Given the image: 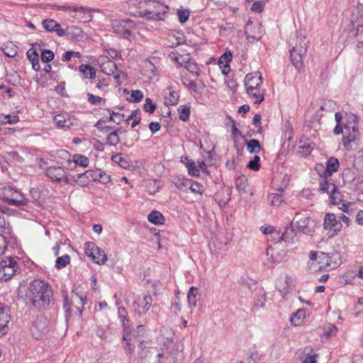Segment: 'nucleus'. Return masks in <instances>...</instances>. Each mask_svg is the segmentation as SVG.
I'll use <instances>...</instances> for the list:
<instances>
[{
	"label": "nucleus",
	"instance_id": "nucleus-1",
	"mask_svg": "<svg viewBox=\"0 0 363 363\" xmlns=\"http://www.w3.org/2000/svg\"><path fill=\"white\" fill-rule=\"evenodd\" d=\"M335 120L336 125L333 129V133L335 135L343 134L342 144L345 148L349 149L351 143L354 142L359 137L357 117L353 113H347L342 123V114L340 112H336Z\"/></svg>",
	"mask_w": 363,
	"mask_h": 363
},
{
	"label": "nucleus",
	"instance_id": "nucleus-2",
	"mask_svg": "<svg viewBox=\"0 0 363 363\" xmlns=\"http://www.w3.org/2000/svg\"><path fill=\"white\" fill-rule=\"evenodd\" d=\"M52 289L47 282L39 279L30 282L27 298L37 310L40 311L48 308L52 301Z\"/></svg>",
	"mask_w": 363,
	"mask_h": 363
},
{
	"label": "nucleus",
	"instance_id": "nucleus-3",
	"mask_svg": "<svg viewBox=\"0 0 363 363\" xmlns=\"http://www.w3.org/2000/svg\"><path fill=\"white\" fill-rule=\"evenodd\" d=\"M145 3L147 9L144 11V16L155 20H164L169 11L167 5L155 0H147Z\"/></svg>",
	"mask_w": 363,
	"mask_h": 363
},
{
	"label": "nucleus",
	"instance_id": "nucleus-4",
	"mask_svg": "<svg viewBox=\"0 0 363 363\" xmlns=\"http://www.w3.org/2000/svg\"><path fill=\"white\" fill-rule=\"evenodd\" d=\"M299 45H296L290 50L291 62L297 70H301L303 67V56L306 52L307 47L306 37L298 38Z\"/></svg>",
	"mask_w": 363,
	"mask_h": 363
},
{
	"label": "nucleus",
	"instance_id": "nucleus-5",
	"mask_svg": "<svg viewBox=\"0 0 363 363\" xmlns=\"http://www.w3.org/2000/svg\"><path fill=\"white\" fill-rule=\"evenodd\" d=\"M3 197L9 204L16 206H26L28 201L19 191L15 190L11 186L4 188Z\"/></svg>",
	"mask_w": 363,
	"mask_h": 363
},
{
	"label": "nucleus",
	"instance_id": "nucleus-6",
	"mask_svg": "<svg viewBox=\"0 0 363 363\" xmlns=\"http://www.w3.org/2000/svg\"><path fill=\"white\" fill-rule=\"evenodd\" d=\"M85 254L98 264H104L107 261V256L104 251L94 242L85 243Z\"/></svg>",
	"mask_w": 363,
	"mask_h": 363
},
{
	"label": "nucleus",
	"instance_id": "nucleus-7",
	"mask_svg": "<svg viewBox=\"0 0 363 363\" xmlns=\"http://www.w3.org/2000/svg\"><path fill=\"white\" fill-rule=\"evenodd\" d=\"M9 226H6L0 230V256L3 255L8 247L14 248L16 243V238L12 235Z\"/></svg>",
	"mask_w": 363,
	"mask_h": 363
},
{
	"label": "nucleus",
	"instance_id": "nucleus-8",
	"mask_svg": "<svg viewBox=\"0 0 363 363\" xmlns=\"http://www.w3.org/2000/svg\"><path fill=\"white\" fill-rule=\"evenodd\" d=\"M18 269L16 262L11 257L0 262V279L7 281L16 273Z\"/></svg>",
	"mask_w": 363,
	"mask_h": 363
},
{
	"label": "nucleus",
	"instance_id": "nucleus-9",
	"mask_svg": "<svg viewBox=\"0 0 363 363\" xmlns=\"http://www.w3.org/2000/svg\"><path fill=\"white\" fill-rule=\"evenodd\" d=\"M296 227L302 233L312 235L315 231V221L309 216L302 217L299 213L296 214Z\"/></svg>",
	"mask_w": 363,
	"mask_h": 363
},
{
	"label": "nucleus",
	"instance_id": "nucleus-10",
	"mask_svg": "<svg viewBox=\"0 0 363 363\" xmlns=\"http://www.w3.org/2000/svg\"><path fill=\"white\" fill-rule=\"evenodd\" d=\"M113 28L116 33L121 35L124 38H128L133 30L135 28V23L129 19L115 21L113 23Z\"/></svg>",
	"mask_w": 363,
	"mask_h": 363
},
{
	"label": "nucleus",
	"instance_id": "nucleus-11",
	"mask_svg": "<svg viewBox=\"0 0 363 363\" xmlns=\"http://www.w3.org/2000/svg\"><path fill=\"white\" fill-rule=\"evenodd\" d=\"M50 321L48 318L44 315L38 316L33 322L31 328L33 336L35 339H39L42 334L48 332Z\"/></svg>",
	"mask_w": 363,
	"mask_h": 363
},
{
	"label": "nucleus",
	"instance_id": "nucleus-12",
	"mask_svg": "<svg viewBox=\"0 0 363 363\" xmlns=\"http://www.w3.org/2000/svg\"><path fill=\"white\" fill-rule=\"evenodd\" d=\"M342 227V223L337 219V216L334 213H328L325 215L323 228L332 232L333 235H337L341 230Z\"/></svg>",
	"mask_w": 363,
	"mask_h": 363
},
{
	"label": "nucleus",
	"instance_id": "nucleus-13",
	"mask_svg": "<svg viewBox=\"0 0 363 363\" xmlns=\"http://www.w3.org/2000/svg\"><path fill=\"white\" fill-rule=\"evenodd\" d=\"M47 176L52 180L57 182H65L66 184H69L70 180L67 176L66 170L62 167L51 166L46 169Z\"/></svg>",
	"mask_w": 363,
	"mask_h": 363
},
{
	"label": "nucleus",
	"instance_id": "nucleus-14",
	"mask_svg": "<svg viewBox=\"0 0 363 363\" xmlns=\"http://www.w3.org/2000/svg\"><path fill=\"white\" fill-rule=\"evenodd\" d=\"M262 84V77L259 72L249 73L245 77L247 92L252 93V91L258 90Z\"/></svg>",
	"mask_w": 363,
	"mask_h": 363
},
{
	"label": "nucleus",
	"instance_id": "nucleus-15",
	"mask_svg": "<svg viewBox=\"0 0 363 363\" xmlns=\"http://www.w3.org/2000/svg\"><path fill=\"white\" fill-rule=\"evenodd\" d=\"M162 357V354L158 353L156 347H144L139 352V357L142 363H157V358Z\"/></svg>",
	"mask_w": 363,
	"mask_h": 363
},
{
	"label": "nucleus",
	"instance_id": "nucleus-16",
	"mask_svg": "<svg viewBox=\"0 0 363 363\" xmlns=\"http://www.w3.org/2000/svg\"><path fill=\"white\" fill-rule=\"evenodd\" d=\"M97 171L96 169H89L83 173H79L77 175V177H72L73 181L75 182L78 185L84 186L89 184L91 182L96 181Z\"/></svg>",
	"mask_w": 363,
	"mask_h": 363
},
{
	"label": "nucleus",
	"instance_id": "nucleus-17",
	"mask_svg": "<svg viewBox=\"0 0 363 363\" xmlns=\"http://www.w3.org/2000/svg\"><path fill=\"white\" fill-rule=\"evenodd\" d=\"M62 154L66 155L69 157V158L67 160V162L68 167L70 168L71 169L75 168L77 165L82 167H87L89 166V159L83 155L74 154L72 156V160H71V155L67 152L63 151Z\"/></svg>",
	"mask_w": 363,
	"mask_h": 363
},
{
	"label": "nucleus",
	"instance_id": "nucleus-18",
	"mask_svg": "<svg viewBox=\"0 0 363 363\" xmlns=\"http://www.w3.org/2000/svg\"><path fill=\"white\" fill-rule=\"evenodd\" d=\"M10 320L11 315L9 307L0 304V336L7 333Z\"/></svg>",
	"mask_w": 363,
	"mask_h": 363
},
{
	"label": "nucleus",
	"instance_id": "nucleus-19",
	"mask_svg": "<svg viewBox=\"0 0 363 363\" xmlns=\"http://www.w3.org/2000/svg\"><path fill=\"white\" fill-rule=\"evenodd\" d=\"M152 303V298L151 296L145 295L142 298H139L134 301V310L140 315L145 314L150 308Z\"/></svg>",
	"mask_w": 363,
	"mask_h": 363
},
{
	"label": "nucleus",
	"instance_id": "nucleus-20",
	"mask_svg": "<svg viewBox=\"0 0 363 363\" xmlns=\"http://www.w3.org/2000/svg\"><path fill=\"white\" fill-rule=\"evenodd\" d=\"M318 257L323 262H325L328 266H330L332 268H336L342 262L341 255L337 252H335L331 254L320 252Z\"/></svg>",
	"mask_w": 363,
	"mask_h": 363
},
{
	"label": "nucleus",
	"instance_id": "nucleus-21",
	"mask_svg": "<svg viewBox=\"0 0 363 363\" xmlns=\"http://www.w3.org/2000/svg\"><path fill=\"white\" fill-rule=\"evenodd\" d=\"M69 10L75 13L74 18L82 22H89L92 19L91 11L87 7L70 6Z\"/></svg>",
	"mask_w": 363,
	"mask_h": 363
},
{
	"label": "nucleus",
	"instance_id": "nucleus-22",
	"mask_svg": "<svg viewBox=\"0 0 363 363\" xmlns=\"http://www.w3.org/2000/svg\"><path fill=\"white\" fill-rule=\"evenodd\" d=\"M42 26L49 33H56L59 37L64 36L63 29L60 23L52 18H46L43 21Z\"/></svg>",
	"mask_w": 363,
	"mask_h": 363
},
{
	"label": "nucleus",
	"instance_id": "nucleus-23",
	"mask_svg": "<svg viewBox=\"0 0 363 363\" xmlns=\"http://www.w3.org/2000/svg\"><path fill=\"white\" fill-rule=\"evenodd\" d=\"M164 100L166 104L168 105H176L177 104L179 99V94L172 89V87H167L164 92Z\"/></svg>",
	"mask_w": 363,
	"mask_h": 363
},
{
	"label": "nucleus",
	"instance_id": "nucleus-24",
	"mask_svg": "<svg viewBox=\"0 0 363 363\" xmlns=\"http://www.w3.org/2000/svg\"><path fill=\"white\" fill-rule=\"evenodd\" d=\"M64 36H67L73 40H79L83 38V32L77 26H69L63 29Z\"/></svg>",
	"mask_w": 363,
	"mask_h": 363
},
{
	"label": "nucleus",
	"instance_id": "nucleus-25",
	"mask_svg": "<svg viewBox=\"0 0 363 363\" xmlns=\"http://www.w3.org/2000/svg\"><path fill=\"white\" fill-rule=\"evenodd\" d=\"M339 167L338 160L334 157H330L325 163V171L328 177H331L335 172H337Z\"/></svg>",
	"mask_w": 363,
	"mask_h": 363
},
{
	"label": "nucleus",
	"instance_id": "nucleus-26",
	"mask_svg": "<svg viewBox=\"0 0 363 363\" xmlns=\"http://www.w3.org/2000/svg\"><path fill=\"white\" fill-rule=\"evenodd\" d=\"M329 177L321 178L320 181L319 189L323 193L330 194V191L337 190V186L335 184L330 182Z\"/></svg>",
	"mask_w": 363,
	"mask_h": 363
},
{
	"label": "nucleus",
	"instance_id": "nucleus-27",
	"mask_svg": "<svg viewBox=\"0 0 363 363\" xmlns=\"http://www.w3.org/2000/svg\"><path fill=\"white\" fill-rule=\"evenodd\" d=\"M102 71L106 75H113L115 78H118L119 77L117 65L111 60H108L106 63H104Z\"/></svg>",
	"mask_w": 363,
	"mask_h": 363
},
{
	"label": "nucleus",
	"instance_id": "nucleus-28",
	"mask_svg": "<svg viewBox=\"0 0 363 363\" xmlns=\"http://www.w3.org/2000/svg\"><path fill=\"white\" fill-rule=\"evenodd\" d=\"M118 315L119 319L121 320L122 325L124 328L125 332L129 333L131 330L129 325H128V323L129 322V320L128 319V313L123 306L118 307Z\"/></svg>",
	"mask_w": 363,
	"mask_h": 363
},
{
	"label": "nucleus",
	"instance_id": "nucleus-29",
	"mask_svg": "<svg viewBox=\"0 0 363 363\" xmlns=\"http://www.w3.org/2000/svg\"><path fill=\"white\" fill-rule=\"evenodd\" d=\"M172 183L180 191H186L191 184V179L179 177H174L172 179Z\"/></svg>",
	"mask_w": 363,
	"mask_h": 363
},
{
	"label": "nucleus",
	"instance_id": "nucleus-30",
	"mask_svg": "<svg viewBox=\"0 0 363 363\" xmlns=\"http://www.w3.org/2000/svg\"><path fill=\"white\" fill-rule=\"evenodd\" d=\"M295 236V229L294 227L292 225V223H291L289 225H287L286 227L285 231L284 232L281 237V240L286 242H294Z\"/></svg>",
	"mask_w": 363,
	"mask_h": 363
},
{
	"label": "nucleus",
	"instance_id": "nucleus-31",
	"mask_svg": "<svg viewBox=\"0 0 363 363\" xmlns=\"http://www.w3.org/2000/svg\"><path fill=\"white\" fill-rule=\"evenodd\" d=\"M306 311L304 309H298L291 315L290 321L294 325H299L302 323L303 319L305 318Z\"/></svg>",
	"mask_w": 363,
	"mask_h": 363
},
{
	"label": "nucleus",
	"instance_id": "nucleus-32",
	"mask_svg": "<svg viewBox=\"0 0 363 363\" xmlns=\"http://www.w3.org/2000/svg\"><path fill=\"white\" fill-rule=\"evenodd\" d=\"M4 53L9 57H14L18 53V47L12 42H7L3 45Z\"/></svg>",
	"mask_w": 363,
	"mask_h": 363
},
{
	"label": "nucleus",
	"instance_id": "nucleus-33",
	"mask_svg": "<svg viewBox=\"0 0 363 363\" xmlns=\"http://www.w3.org/2000/svg\"><path fill=\"white\" fill-rule=\"evenodd\" d=\"M79 70L82 72L85 78L94 79L96 77V70L90 65H81Z\"/></svg>",
	"mask_w": 363,
	"mask_h": 363
},
{
	"label": "nucleus",
	"instance_id": "nucleus-34",
	"mask_svg": "<svg viewBox=\"0 0 363 363\" xmlns=\"http://www.w3.org/2000/svg\"><path fill=\"white\" fill-rule=\"evenodd\" d=\"M148 220L155 225H161L164 220L163 215L157 211H152L147 216Z\"/></svg>",
	"mask_w": 363,
	"mask_h": 363
},
{
	"label": "nucleus",
	"instance_id": "nucleus-35",
	"mask_svg": "<svg viewBox=\"0 0 363 363\" xmlns=\"http://www.w3.org/2000/svg\"><path fill=\"white\" fill-rule=\"evenodd\" d=\"M53 121L59 128H69L72 125L70 119L66 118L62 114L55 116Z\"/></svg>",
	"mask_w": 363,
	"mask_h": 363
},
{
	"label": "nucleus",
	"instance_id": "nucleus-36",
	"mask_svg": "<svg viewBox=\"0 0 363 363\" xmlns=\"http://www.w3.org/2000/svg\"><path fill=\"white\" fill-rule=\"evenodd\" d=\"M198 289L194 286H191L187 294L188 303L190 307H195L198 301Z\"/></svg>",
	"mask_w": 363,
	"mask_h": 363
},
{
	"label": "nucleus",
	"instance_id": "nucleus-37",
	"mask_svg": "<svg viewBox=\"0 0 363 363\" xmlns=\"http://www.w3.org/2000/svg\"><path fill=\"white\" fill-rule=\"evenodd\" d=\"M261 148V145L258 140L252 139L247 143V150L250 153H259Z\"/></svg>",
	"mask_w": 363,
	"mask_h": 363
},
{
	"label": "nucleus",
	"instance_id": "nucleus-38",
	"mask_svg": "<svg viewBox=\"0 0 363 363\" xmlns=\"http://www.w3.org/2000/svg\"><path fill=\"white\" fill-rule=\"evenodd\" d=\"M179 119L184 122L187 121L190 115V106L184 105L178 108Z\"/></svg>",
	"mask_w": 363,
	"mask_h": 363
},
{
	"label": "nucleus",
	"instance_id": "nucleus-39",
	"mask_svg": "<svg viewBox=\"0 0 363 363\" xmlns=\"http://www.w3.org/2000/svg\"><path fill=\"white\" fill-rule=\"evenodd\" d=\"M72 300L73 303H79L82 304V307L76 306V308L79 313V315H81L82 314L84 306L85 304V302L86 301V297L82 294L79 295L78 294H75L72 296Z\"/></svg>",
	"mask_w": 363,
	"mask_h": 363
},
{
	"label": "nucleus",
	"instance_id": "nucleus-40",
	"mask_svg": "<svg viewBox=\"0 0 363 363\" xmlns=\"http://www.w3.org/2000/svg\"><path fill=\"white\" fill-rule=\"evenodd\" d=\"M113 162L118 163L120 167L123 169H127L129 167V163L127 160L123 157L121 153H118L111 157Z\"/></svg>",
	"mask_w": 363,
	"mask_h": 363
},
{
	"label": "nucleus",
	"instance_id": "nucleus-41",
	"mask_svg": "<svg viewBox=\"0 0 363 363\" xmlns=\"http://www.w3.org/2000/svg\"><path fill=\"white\" fill-rule=\"evenodd\" d=\"M188 189H190L193 193L199 194L200 195H201L204 191L203 185L192 179H191V184H189Z\"/></svg>",
	"mask_w": 363,
	"mask_h": 363
},
{
	"label": "nucleus",
	"instance_id": "nucleus-42",
	"mask_svg": "<svg viewBox=\"0 0 363 363\" xmlns=\"http://www.w3.org/2000/svg\"><path fill=\"white\" fill-rule=\"evenodd\" d=\"M70 262V257L68 255H64L62 257H57L55 262V267L57 269L64 268Z\"/></svg>",
	"mask_w": 363,
	"mask_h": 363
},
{
	"label": "nucleus",
	"instance_id": "nucleus-43",
	"mask_svg": "<svg viewBox=\"0 0 363 363\" xmlns=\"http://www.w3.org/2000/svg\"><path fill=\"white\" fill-rule=\"evenodd\" d=\"M120 141L119 135H117L116 132L109 133L107 138L106 144L110 146H116Z\"/></svg>",
	"mask_w": 363,
	"mask_h": 363
},
{
	"label": "nucleus",
	"instance_id": "nucleus-44",
	"mask_svg": "<svg viewBox=\"0 0 363 363\" xmlns=\"http://www.w3.org/2000/svg\"><path fill=\"white\" fill-rule=\"evenodd\" d=\"M268 201L272 206H279L283 201V197L278 194H271L268 196Z\"/></svg>",
	"mask_w": 363,
	"mask_h": 363
},
{
	"label": "nucleus",
	"instance_id": "nucleus-45",
	"mask_svg": "<svg viewBox=\"0 0 363 363\" xmlns=\"http://www.w3.org/2000/svg\"><path fill=\"white\" fill-rule=\"evenodd\" d=\"M235 185L237 189L240 192L245 191V188L248 185L247 178H245L244 176L239 177L236 180Z\"/></svg>",
	"mask_w": 363,
	"mask_h": 363
},
{
	"label": "nucleus",
	"instance_id": "nucleus-46",
	"mask_svg": "<svg viewBox=\"0 0 363 363\" xmlns=\"http://www.w3.org/2000/svg\"><path fill=\"white\" fill-rule=\"evenodd\" d=\"M188 169V172L193 177H198L199 175V169L195 166L194 160H188V164H186Z\"/></svg>",
	"mask_w": 363,
	"mask_h": 363
},
{
	"label": "nucleus",
	"instance_id": "nucleus-47",
	"mask_svg": "<svg viewBox=\"0 0 363 363\" xmlns=\"http://www.w3.org/2000/svg\"><path fill=\"white\" fill-rule=\"evenodd\" d=\"M96 181L102 184H107L110 182V176L108 175L105 172L101 171L99 169H96Z\"/></svg>",
	"mask_w": 363,
	"mask_h": 363
},
{
	"label": "nucleus",
	"instance_id": "nucleus-48",
	"mask_svg": "<svg viewBox=\"0 0 363 363\" xmlns=\"http://www.w3.org/2000/svg\"><path fill=\"white\" fill-rule=\"evenodd\" d=\"M108 111L110 113L109 121H111L116 124H120L123 121L124 114L110 110H108Z\"/></svg>",
	"mask_w": 363,
	"mask_h": 363
},
{
	"label": "nucleus",
	"instance_id": "nucleus-49",
	"mask_svg": "<svg viewBox=\"0 0 363 363\" xmlns=\"http://www.w3.org/2000/svg\"><path fill=\"white\" fill-rule=\"evenodd\" d=\"M128 333L126 332L123 335V340L127 341L124 350L127 354L132 356L134 352V345L130 343V340L128 338Z\"/></svg>",
	"mask_w": 363,
	"mask_h": 363
},
{
	"label": "nucleus",
	"instance_id": "nucleus-50",
	"mask_svg": "<svg viewBox=\"0 0 363 363\" xmlns=\"http://www.w3.org/2000/svg\"><path fill=\"white\" fill-rule=\"evenodd\" d=\"M144 111L150 113H153L156 109V106L152 103L151 99L146 98L143 105Z\"/></svg>",
	"mask_w": 363,
	"mask_h": 363
},
{
	"label": "nucleus",
	"instance_id": "nucleus-51",
	"mask_svg": "<svg viewBox=\"0 0 363 363\" xmlns=\"http://www.w3.org/2000/svg\"><path fill=\"white\" fill-rule=\"evenodd\" d=\"M259 161L260 157L257 155H255L253 157V160H250L247 164V167L250 169H252L254 171L259 170L260 166H259Z\"/></svg>",
	"mask_w": 363,
	"mask_h": 363
},
{
	"label": "nucleus",
	"instance_id": "nucleus-52",
	"mask_svg": "<svg viewBox=\"0 0 363 363\" xmlns=\"http://www.w3.org/2000/svg\"><path fill=\"white\" fill-rule=\"evenodd\" d=\"M87 101L91 105H96L105 101V99L99 96H95L91 93L87 94Z\"/></svg>",
	"mask_w": 363,
	"mask_h": 363
},
{
	"label": "nucleus",
	"instance_id": "nucleus-53",
	"mask_svg": "<svg viewBox=\"0 0 363 363\" xmlns=\"http://www.w3.org/2000/svg\"><path fill=\"white\" fill-rule=\"evenodd\" d=\"M342 177L345 182H352L355 179V174L350 169H347L343 172Z\"/></svg>",
	"mask_w": 363,
	"mask_h": 363
},
{
	"label": "nucleus",
	"instance_id": "nucleus-54",
	"mask_svg": "<svg viewBox=\"0 0 363 363\" xmlns=\"http://www.w3.org/2000/svg\"><path fill=\"white\" fill-rule=\"evenodd\" d=\"M329 196L331 199V202L333 204H339V203L342 201V195L337 189L330 191Z\"/></svg>",
	"mask_w": 363,
	"mask_h": 363
},
{
	"label": "nucleus",
	"instance_id": "nucleus-55",
	"mask_svg": "<svg viewBox=\"0 0 363 363\" xmlns=\"http://www.w3.org/2000/svg\"><path fill=\"white\" fill-rule=\"evenodd\" d=\"M55 55L50 50H44L41 54V60L43 62H49L53 60Z\"/></svg>",
	"mask_w": 363,
	"mask_h": 363
},
{
	"label": "nucleus",
	"instance_id": "nucleus-56",
	"mask_svg": "<svg viewBox=\"0 0 363 363\" xmlns=\"http://www.w3.org/2000/svg\"><path fill=\"white\" fill-rule=\"evenodd\" d=\"M247 93L250 96L255 99V104H261L264 99V94L259 93L257 91V90L252 91V93H250V92H247Z\"/></svg>",
	"mask_w": 363,
	"mask_h": 363
},
{
	"label": "nucleus",
	"instance_id": "nucleus-57",
	"mask_svg": "<svg viewBox=\"0 0 363 363\" xmlns=\"http://www.w3.org/2000/svg\"><path fill=\"white\" fill-rule=\"evenodd\" d=\"M130 96L132 99L130 101L137 103L143 99V94L140 90H132Z\"/></svg>",
	"mask_w": 363,
	"mask_h": 363
},
{
	"label": "nucleus",
	"instance_id": "nucleus-58",
	"mask_svg": "<svg viewBox=\"0 0 363 363\" xmlns=\"http://www.w3.org/2000/svg\"><path fill=\"white\" fill-rule=\"evenodd\" d=\"M183 84L190 91L196 93L198 91V86L196 83L192 80L186 79L183 81Z\"/></svg>",
	"mask_w": 363,
	"mask_h": 363
},
{
	"label": "nucleus",
	"instance_id": "nucleus-59",
	"mask_svg": "<svg viewBox=\"0 0 363 363\" xmlns=\"http://www.w3.org/2000/svg\"><path fill=\"white\" fill-rule=\"evenodd\" d=\"M315 170L318 172V174L320 175V178H323L325 177H328L327 172H326V167L325 165H324L322 163H317L315 165Z\"/></svg>",
	"mask_w": 363,
	"mask_h": 363
},
{
	"label": "nucleus",
	"instance_id": "nucleus-60",
	"mask_svg": "<svg viewBox=\"0 0 363 363\" xmlns=\"http://www.w3.org/2000/svg\"><path fill=\"white\" fill-rule=\"evenodd\" d=\"M264 2L262 1H255L251 6V11L256 13H261L264 9Z\"/></svg>",
	"mask_w": 363,
	"mask_h": 363
},
{
	"label": "nucleus",
	"instance_id": "nucleus-61",
	"mask_svg": "<svg viewBox=\"0 0 363 363\" xmlns=\"http://www.w3.org/2000/svg\"><path fill=\"white\" fill-rule=\"evenodd\" d=\"M177 16L180 23H184L187 21L189 17V12L187 10H179Z\"/></svg>",
	"mask_w": 363,
	"mask_h": 363
},
{
	"label": "nucleus",
	"instance_id": "nucleus-62",
	"mask_svg": "<svg viewBox=\"0 0 363 363\" xmlns=\"http://www.w3.org/2000/svg\"><path fill=\"white\" fill-rule=\"evenodd\" d=\"M257 27H258V30H259V35H253L246 34L247 35V40L249 42L252 43V42H253L255 40H259L261 39L262 33V25L258 24ZM245 33H247V31H245Z\"/></svg>",
	"mask_w": 363,
	"mask_h": 363
},
{
	"label": "nucleus",
	"instance_id": "nucleus-63",
	"mask_svg": "<svg viewBox=\"0 0 363 363\" xmlns=\"http://www.w3.org/2000/svg\"><path fill=\"white\" fill-rule=\"evenodd\" d=\"M26 55L30 62H35V60H39V55H38V52L32 48L27 51Z\"/></svg>",
	"mask_w": 363,
	"mask_h": 363
},
{
	"label": "nucleus",
	"instance_id": "nucleus-64",
	"mask_svg": "<svg viewBox=\"0 0 363 363\" xmlns=\"http://www.w3.org/2000/svg\"><path fill=\"white\" fill-rule=\"evenodd\" d=\"M232 60V54L229 52L228 53L225 52L219 60L220 67H222L221 65H229V62Z\"/></svg>",
	"mask_w": 363,
	"mask_h": 363
}]
</instances>
